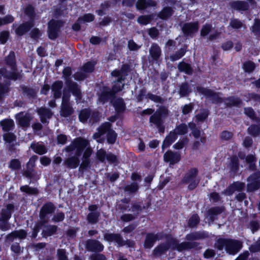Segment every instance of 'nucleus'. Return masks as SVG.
<instances>
[{"mask_svg":"<svg viewBox=\"0 0 260 260\" xmlns=\"http://www.w3.org/2000/svg\"><path fill=\"white\" fill-rule=\"evenodd\" d=\"M169 110L164 105H160L154 111V109L147 108L143 110L141 112L142 115H151L149 119L151 125H154L160 133H164L165 131L164 123L166 119L168 117Z\"/></svg>","mask_w":260,"mask_h":260,"instance_id":"1","label":"nucleus"},{"mask_svg":"<svg viewBox=\"0 0 260 260\" xmlns=\"http://www.w3.org/2000/svg\"><path fill=\"white\" fill-rule=\"evenodd\" d=\"M24 13L29 18V20L19 24L15 28V33L18 37H21L29 32L35 24L36 14L35 7L32 5L29 4L25 6Z\"/></svg>","mask_w":260,"mask_h":260,"instance_id":"2","label":"nucleus"},{"mask_svg":"<svg viewBox=\"0 0 260 260\" xmlns=\"http://www.w3.org/2000/svg\"><path fill=\"white\" fill-rule=\"evenodd\" d=\"M165 242L166 244L169 247V250H176L178 252H182L185 250H189L192 249H200V243L198 242H182L179 243V241L176 238L173 237L172 234L166 235Z\"/></svg>","mask_w":260,"mask_h":260,"instance_id":"3","label":"nucleus"},{"mask_svg":"<svg viewBox=\"0 0 260 260\" xmlns=\"http://www.w3.org/2000/svg\"><path fill=\"white\" fill-rule=\"evenodd\" d=\"M199 174L198 168L193 167L190 168L183 175L181 180L182 184H188L187 188L189 190H193L199 185L200 178L197 177Z\"/></svg>","mask_w":260,"mask_h":260,"instance_id":"4","label":"nucleus"},{"mask_svg":"<svg viewBox=\"0 0 260 260\" xmlns=\"http://www.w3.org/2000/svg\"><path fill=\"white\" fill-rule=\"evenodd\" d=\"M15 209L13 204L10 203L6 205L5 208H3L0 213V230L3 232L8 231L11 228L9 222L12 217Z\"/></svg>","mask_w":260,"mask_h":260,"instance_id":"5","label":"nucleus"},{"mask_svg":"<svg viewBox=\"0 0 260 260\" xmlns=\"http://www.w3.org/2000/svg\"><path fill=\"white\" fill-rule=\"evenodd\" d=\"M88 145V142L86 139L81 137L76 138L73 140L69 145L65 147L64 151L70 153L76 150L75 154L77 156H81Z\"/></svg>","mask_w":260,"mask_h":260,"instance_id":"6","label":"nucleus"},{"mask_svg":"<svg viewBox=\"0 0 260 260\" xmlns=\"http://www.w3.org/2000/svg\"><path fill=\"white\" fill-rule=\"evenodd\" d=\"M64 24V21L62 20H55L51 19L48 22L47 34L49 39L55 40L57 39L60 31V28Z\"/></svg>","mask_w":260,"mask_h":260,"instance_id":"7","label":"nucleus"},{"mask_svg":"<svg viewBox=\"0 0 260 260\" xmlns=\"http://www.w3.org/2000/svg\"><path fill=\"white\" fill-rule=\"evenodd\" d=\"M197 90L199 93L209 98L213 104H220L224 101V98L219 96L220 94H222L221 92H217L211 89L202 86H197Z\"/></svg>","mask_w":260,"mask_h":260,"instance_id":"8","label":"nucleus"},{"mask_svg":"<svg viewBox=\"0 0 260 260\" xmlns=\"http://www.w3.org/2000/svg\"><path fill=\"white\" fill-rule=\"evenodd\" d=\"M56 210V207L54 203L51 201L45 203L39 211V218L41 220L48 223L50 216L53 214Z\"/></svg>","mask_w":260,"mask_h":260,"instance_id":"9","label":"nucleus"},{"mask_svg":"<svg viewBox=\"0 0 260 260\" xmlns=\"http://www.w3.org/2000/svg\"><path fill=\"white\" fill-rule=\"evenodd\" d=\"M147 89L145 87L141 88L137 96V100L138 102H142L144 98L149 99L150 101L156 103L163 104L165 102V99L160 95L154 94L150 92L146 94Z\"/></svg>","mask_w":260,"mask_h":260,"instance_id":"10","label":"nucleus"},{"mask_svg":"<svg viewBox=\"0 0 260 260\" xmlns=\"http://www.w3.org/2000/svg\"><path fill=\"white\" fill-rule=\"evenodd\" d=\"M97 96L98 103L103 105L115 99L110 90V87L107 85H103L100 88Z\"/></svg>","mask_w":260,"mask_h":260,"instance_id":"11","label":"nucleus"},{"mask_svg":"<svg viewBox=\"0 0 260 260\" xmlns=\"http://www.w3.org/2000/svg\"><path fill=\"white\" fill-rule=\"evenodd\" d=\"M151 206V204L150 201L147 202L145 205H143L142 201L134 200L131 203V208L128 209V211H131L137 218L142 212L143 210H148Z\"/></svg>","mask_w":260,"mask_h":260,"instance_id":"12","label":"nucleus"},{"mask_svg":"<svg viewBox=\"0 0 260 260\" xmlns=\"http://www.w3.org/2000/svg\"><path fill=\"white\" fill-rule=\"evenodd\" d=\"M85 247L87 251L94 253H100L104 249V245L97 239H87Z\"/></svg>","mask_w":260,"mask_h":260,"instance_id":"13","label":"nucleus"},{"mask_svg":"<svg viewBox=\"0 0 260 260\" xmlns=\"http://www.w3.org/2000/svg\"><path fill=\"white\" fill-rule=\"evenodd\" d=\"M242 246V242L240 240L229 238L225 251L227 253L234 255L239 252Z\"/></svg>","mask_w":260,"mask_h":260,"instance_id":"14","label":"nucleus"},{"mask_svg":"<svg viewBox=\"0 0 260 260\" xmlns=\"http://www.w3.org/2000/svg\"><path fill=\"white\" fill-rule=\"evenodd\" d=\"M199 28V22L198 21L186 22L182 27V31L185 37H193Z\"/></svg>","mask_w":260,"mask_h":260,"instance_id":"15","label":"nucleus"},{"mask_svg":"<svg viewBox=\"0 0 260 260\" xmlns=\"http://www.w3.org/2000/svg\"><path fill=\"white\" fill-rule=\"evenodd\" d=\"M64 79L69 90L76 98L77 100H80L82 99V93L78 84L73 81L71 77L65 78Z\"/></svg>","mask_w":260,"mask_h":260,"instance_id":"16","label":"nucleus"},{"mask_svg":"<svg viewBox=\"0 0 260 260\" xmlns=\"http://www.w3.org/2000/svg\"><path fill=\"white\" fill-rule=\"evenodd\" d=\"M245 188V183L240 181H234L223 190L222 193L225 196H231L236 191L238 192L243 191Z\"/></svg>","mask_w":260,"mask_h":260,"instance_id":"17","label":"nucleus"},{"mask_svg":"<svg viewBox=\"0 0 260 260\" xmlns=\"http://www.w3.org/2000/svg\"><path fill=\"white\" fill-rule=\"evenodd\" d=\"M88 209L90 212L87 215V220L90 224L96 223L101 215L100 213L98 211V206L95 204L90 205Z\"/></svg>","mask_w":260,"mask_h":260,"instance_id":"18","label":"nucleus"},{"mask_svg":"<svg viewBox=\"0 0 260 260\" xmlns=\"http://www.w3.org/2000/svg\"><path fill=\"white\" fill-rule=\"evenodd\" d=\"M181 159L180 153L178 152L167 150L164 154V160L169 162L170 165H174L178 163Z\"/></svg>","mask_w":260,"mask_h":260,"instance_id":"19","label":"nucleus"},{"mask_svg":"<svg viewBox=\"0 0 260 260\" xmlns=\"http://www.w3.org/2000/svg\"><path fill=\"white\" fill-rule=\"evenodd\" d=\"M110 103L114 108L115 112L117 115H123L126 109V104L123 98L121 97L115 98L111 101Z\"/></svg>","mask_w":260,"mask_h":260,"instance_id":"20","label":"nucleus"},{"mask_svg":"<svg viewBox=\"0 0 260 260\" xmlns=\"http://www.w3.org/2000/svg\"><path fill=\"white\" fill-rule=\"evenodd\" d=\"M209 237V233L205 231H196L187 234L185 236V239L187 242H192L196 240L204 239Z\"/></svg>","mask_w":260,"mask_h":260,"instance_id":"21","label":"nucleus"},{"mask_svg":"<svg viewBox=\"0 0 260 260\" xmlns=\"http://www.w3.org/2000/svg\"><path fill=\"white\" fill-rule=\"evenodd\" d=\"M161 52L159 46L157 43H152L149 49L150 61L152 62L158 61L161 55Z\"/></svg>","mask_w":260,"mask_h":260,"instance_id":"22","label":"nucleus"},{"mask_svg":"<svg viewBox=\"0 0 260 260\" xmlns=\"http://www.w3.org/2000/svg\"><path fill=\"white\" fill-rule=\"evenodd\" d=\"M229 6L233 10L238 12L247 11L249 9L248 2L244 1H233L230 3Z\"/></svg>","mask_w":260,"mask_h":260,"instance_id":"23","label":"nucleus"},{"mask_svg":"<svg viewBox=\"0 0 260 260\" xmlns=\"http://www.w3.org/2000/svg\"><path fill=\"white\" fill-rule=\"evenodd\" d=\"M37 113L40 116L41 122L43 124L48 123L47 119L51 118L53 115L51 110L46 107L40 108L38 109Z\"/></svg>","mask_w":260,"mask_h":260,"instance_id":"24","label":"nucleus"},{"mask_svg":"<svg viewBox=\"0 0 260 260\" xmlns=\"http://www.w3.org/2000/svg\"><path fill=\"white\" fill-rule=\"evenodd\" d=\"M224 105L227 108L232 107H240L243 104L242 100L237 96H230L224 98Z\"/></svg>","mask_w":260,"mask_h":260,"instance_id":"25","label":"nucleus"},{"mask_svg":"<svg viewBox=\"0 0 260 260\" xmlns=\"http://www.w3.org/2000/svg\"><path fill=\"white\" fill-rule=\"evenodd\" d=\"M174 13V10L172 7L166 6L157 15V17L162 20H166L171 17Z\"/></svg>","mask_w":260,"mask_h":260,"instance_id":"26","label":"nucleus"},{"mask_svg":"<svg viewBox=\"0 0 260 260\" xmlns=\"http://www.w3.org/2000/svg\"><path fill=\"white\" fill-rule=\"evenodd\" d=\"M156 6V3L154 0H137L136 7L139 11H144L148 7H154Z\"/></svg>","mask_w":260,"mask_h":260,"instance_id":"27","label":"nucleus"},{"mask_svg":"<svg viewBox=\"0 0 260 260\" xmlns=\"http://www.w3.org/2000/svg\"><path fill=\"white\" fill-rule=\"evenodd\" d=\"M178 136L174 132L171 131L165 138L161 145L162 152L170 147L177 139Z\"/></svg>","mask_w":260,"mask_h":260,"instance_id":"28","label":"nucleus"},{"mask_svg":"<svg viewBox=\"0 0 260 260\" xmlns=\"http://www.w3.org/2000/svg\"><path fill=\"white\" fill-rule=\"evenodd\" d=\"M157 241V238L152 232L147 233L143 243V247L145 249H151L153 247L154 244Z\"/></svg>","mask_w":260,"mask_h":260,"instance_id":"29","label":"nucleus"},{"mask_svg":"<svg viewBox=\"0 0 260 260\" xmlns=\"http://www.w3.org/2000/svg\"><path fill=\"white\" fill-rule=\"evenodd\" d=\"M132 71V65L130 63H125L122 64L120 70L115 69L111 72L112 76H118L119 74L127 77L128 73Z\"/></svg>","mask_w":260,"mask_h":260,"instance_id":"30","label":"nucleus"},{"mask_svg":"<svg viewBox=\"0 0 260 260\" xmlns=\"http://www.w3.org/2000/svg\"><path fill=\"white\" fill-rule=\"evenodd\" d=\"M62 87L63 82L61 80L55 81L52 83L51 90L53 93V96L55 99H59L61 97Z\"/></svg>","mask_w":260,"mask_h":260,"instance_id":"31","label":"nucleus"},{"mask_svg":"<svg viewBox=\"0 0 260 260\" xmlns=\"http://www.w3.org/2000/svg\"><path fill=\"white\" fill-rule=\"evenodd\" d=\"M223 211L224 207L215 206L208 209L206 215L210 221H213L215 219V216L222 213Z\"/></svg>","mask_w":260,"mask_h":260,"instance_id":"32","label":"nucleus"},{"mask_svg":"<svg viewBox=\"0 0 260 260\" xmlns=\"http://www.w3.org/2000/svg\"><path fill=\"white\" fill-rule=\"evenodd\" d=\"M122 236L119 233H107L104 234V239L108 242H115L119 246L120 243L122 242Z\"/></svg>","mask_w":260,"mask_h":260,"instance_id":"33","label":"nucleus"},{"mask_svg":"<svg viewBox=\"0 0 260 260\" xmlns=\"http://www.w3.org/2000/svg\"><path fill=\"white\" fill-rule=\"evenodd\" d=\"M75 154L74 156L67 158L64 161V165L69 169H76L80 164L79 157Z\"/></svg>","mask_w":260,"mask_h":260,"instance_id":"34","label":"nucleus"},{"mask_svg":"<svg viewBox=\"0 0 260 260\" xmlns=\"http://www.w3.org/2000/svg\"><path fill=\"white\" fill-rule=\"evenodd\" d=\"M73 113L74 109L69 102H62L60 111L61 117L66 118L70 116Z\"/></svg>","mask_w":260,"mask_h":260,"instance_id":"35","label":"nucleus"},{"mask_svg":"<svg viewBox=\"0 0 260 260\" xmlns=\"http://www.w3.org/2000/svg\"><path fill=\"white\" fill-rule=\"evenodd\" d=\"M177 68L180 72L184 73L187 75H191L193 73V69L191 65L183 60L179 62Z\"/></svg>","mask_w":260,"mask_h":260,"instance_id":"36","label":"nucleus"},{"mask_svg":"<svg viewBox=\"0 0 260 260\" xmlns=\"http://www.w3.org/2000/svg\"><path fill=\"white\" fill-rule=\"evenodd\" d=\"M5 63L10 67L11 69H15L17 67V61L15 53L13 51H11L9 54L5 58Z\"/></svg>","mask_w":260,"mask_h":260,"instance_id":"37","label":"nucleus"},{"mask_svg":"<svg viewBox=\"0 0 260 260\" xmlns=\"http://www.w3.org/2000/svg\"><path fill=\"white\" fill-rule=\"evenodd\" d=\"M58 231V227L54 224H47L45 226V229L42 231L43 237H51L55 234Z\"/></svg>","mask_w":260,"mask_h":260,"instance_id":"38","label":"nucleus"},{"mask_svg":"<svg viewBox=\"0 0 260 260\" xmlns=\"http://www.w3.org/2000/svg\"><path fill=\"white\" fill-rule=\"evenodd\" d=\"M20 88L24 96L32 99L36 98L37 91L34 88L29 87L25 85H21Z\"/></svg>","mask_w":260,"mask_h":260,"instance_id":"39","label":"nucleus"},{"mask_svg":"<svg viewBox=\"0 0 260 260\" xmlns=\"http://www.w3.org/2000/svg\"><path fill=\"white\" fill-rule=\"evenodd\" d=\"M19 115H21L17 119L18 124L22 127H28L30 125V122L31 120L30 115L26 113L25 115H23V112H20Z\"/></svg>","mask_w":260,"mask_h":260,"instance_id":"40","label":"nucleus"},{"mask_svg":"<svg viewBox=\"0 0 260 260\" xmlns=\"http://www.w3.org/2000/svg\"><path fill=\"white\" fill-rule=\"evenodd\" d=\"M0 125L4 132H9L12 131L14 127L15 124L13 119L6 118L0 121Z\"/></svg>","mask_w":260,"mask_h":260,"instance_id":"41","label":"nucleus"},{"mask_svg":"<svg viewBox=\"0 0 260 260\" xmlns=\"http://www.w3.org/2000/svg\"><path fill=\"white\" fill-rule=\"evenodd\" d=\"M169 250V247L165 242H162L156 246L153 250V254L155 256H160L165 254Z\"/></svg>","mask_w":260,"mask_h":260,"instance_id":"42","label":"nucleus"},{"mask_svg":"<svg viewBox=\"0 0 260 260\" xmlns=\"http://www.w3.org/2000/svg\"><path fill=\"white\" fill-rule=\"evenodd\" d=\"M239 160L238 156L235 155H232L230 157L229 168L231 172L234 174L237 173L239 170Z\"/></svg>","mask_w":260,"mask_h":260,"instance_id":"43","label":"nucleus"},{"mask_svg":"<svg viewBox=\"0 0 260 260\" xmlns=\"http://www.w3.org/2000/svg\"><path fill=\"white\" fill-rule=\"evenodd\" d=\"M228 239L222 237L216 239L214 244V248L219 251H222L224 248L226 251Z\"/></svg>","mask_w":260,"mask_h":260,"instance_id":"44","label":"nucleus"},{"mask_svg":"<svg viewBox=\"0 0 260 260\" xmlns=\"http://www.w3.org/2000/svg\"><path fill=\"white\" fill-rule=\"evenodd\" d=\"M191 91V86L187 82H184L180 85L179 94L181 97L187 96Z\"/></svg>","mask_w":260,"mask_h":260,"instance_id":"45","label":"nucleus"},{"mask_svg":"<svg viewBox=\"0 0 260 260\" xmlns=\"http://www.w3.org/2000/svg\"><path fill=\"white\" fill-rule=\"evenodd\" d=\"M244 113L253 121L260 123V118L257 116L254 110L252 107L244 108Z\"/></svg>","mask_w":260,"mask_h":260,"instance_id":"46","label":"nucleus"},{"mask_svg":"<svg viewBox=\"0 0 260 260\" xmlns=\"http://www.w3.org/2000/svg\"><path fill=\"white\" fill-rule=\"evenodd\" d=\"M95 64L94 61H88L84 63L79 70L88 75L94 71Z\"/></svg>","mask_w":260,"mask_h":260,"instance_id":"47","label":"nucleus"},{"mask_svg":"<svg viewBox=\"0 0 260 260\" xmlns=\"http://www.w3.org/2000/svg\"><path fill=\"white\" fill-rule=\"evenodd\" d=\"M11 72L8 71L5 74L6 78L14 81L22 78V75L18 72L17 67H15V69H11Z\"/></svg>","mask_w":260,"mask_h":260,"instance_id":"48","label":"nucleus"},{"mask_svg":"<svg viewBox=\"0 0 260 260\" xmlns=\"http://www.w3.org/2000/svg\"><path fill=\"white\" fill-rule=\"evenodd\" d=\"M30 148L37 154L43 155L47 152V149L45 146L42 144H39L35 142H32Z\"/></svg>","mask_w":260,"mask_h":260,"instance_id":"49","label":"nucleus"},{"mask_svg":"<svg viewBox=\"0 0 260 260\" xmlns=\"http://www.w3.org/2000/svg\"><path fill=\"white\" fill-rule=\"evenodd\" d=\"M118 135L112 128L106 135V141L108 144H114L117 139Z\"/></svg>","mask_w":260,"mask_h":260,"instance_id":"50","label":"nucleus"},{"mask_svg":"<svg viewBox=\"0 0 260 260\" xmlns=\"http://www.w3.org/2000/svg\"><path fill=\"white\" fill-rule=\"evenodd\" d=\"M91 110L89 108L82 109L79 114V119L80 122L85 123L89 119Z\"/></svg>","mask_w":260,"mask_h":260,"instance_id":"51","label":"nucleus"},{"mask_svg":"<svg viewBox=\"0 0 260 260\" xmlns=\"http://www.w3.org/2000/svg\"><path fill=\"white\" fill-rule=\"evenodd\" d=\"M47 223L43 220L40 219L39 221L37 222L32 229V231L30 237L32 239H35L38 236V233L42 228Z\"/></svg>","mask_w":260,"mask_h":260,"instance_id":"52","label":"nucleus"},{"mask_svg":"<svg viewBox=\"0 0 260 260\" xmlns=\"http://www.w3.org/2000/svg\"><path fill=\"white\" fill-rule=\"evenodd\" d=\"M209 115V111L207 109L201 110L200 113L196 115V119L197 122H203L205 121Z\"/></svg>","mask_w":260,"mask_h":260,"instance_id":"53","label":"nucleus"},{"mask_svg":"<svg viewBox=\"0 0 260 260\" xmlns=\"http://www.w3.org/2000/svg\"><path fill=\"white\" fill-rule=\"evenodd\" d=\"M200 218L199 215L197 213L192 214L189 218L187 225L190 228H194L200 223Z\"/></svg>","mask_w":260,"mask_h":260,"instance_id":"54","label":"nucleus"},{"mask_svg":"<svg viewBox=\"0 0 260 260\" xmlns=\"http://www.w3.org/2000/svg\"><path fill=\"white\" fill-rule=\"evenodd\" d=\"M178 135H184L188 133V126L185 123H181L176 125L175 128L172 131Z\"/></svg>","mask_w":260,"mask_h":260,"instance_id":"55","label":"nucleus"},{"mask_svg":"<svg viewBox=\"0 0 260 260\" xmlns=\"http://www.w3.org/2000/svg\"><path fill=\"white\" fill-rule=\"evenodd\" d=\"M153 19V14L141 15L138 17L137 22L142 25H146L150 23Z\"/></svg>","mask_w":260,"mask_h":260,"instance_id":"56","label":"nucleus"},{"mask_svg":"<svg viewBox=\"0 0 260 260\" xmlns=\"http://www.w3.org/2000/svg\"><path fill=\"white\" fill-rule=\"evenodd\" d=\"M248 133L252 137L260 135V124H251L247 128Z\"/></svg>","mask_w":260,"mask_h":260,"instance_id":"57","label":"nucleus"},{"mask_svg":"<svg viewBox=\"0 0 260 260\" xmlns=\"http://www.w3.org/2000/svg\"><path fill=\"white\" fill-rule=\"evenodd\" d=\"M111 129H112V124L110 122L106 121L102 123L98 127L97 131L104 135L107 134Z\"/></svg>","mask_w":260,"mask_h":260,"instance_id":"58","label":"nucleus"},{"mask_svg":"<svg viewBox=\"0 0 260 260\" xmlns=\"http://www.w3.org/2000/svg\"><path fill=\"white\" fill-rule=\"evenodd\" d=\"M186 52V48H181L175 53L170 55V58L171 61H175L181 58Z\"/></svg>","mask_w":260,"mask_h":260,"instance_id":"59","label":"nucleus"},{"mask_svg":"<svg viewBox=\"0 0 260 260\" xmlns=\"http://www.w3.org/2000/svg\"><path fill=\"white\" fill-rule=\"evenodd\" d=\"M139 186L138 183L133 182L130 184L125 185L124 187V190L125 192L129 193H135L139 190Z\"/></svg>","mask_w":260,"mask_h":260,"instance_id":"60","label":"nucleus"},{"mask_svg":"<svg viewBox=\"0 0 260 260\" xmlns=\"http://www.w3.org/2000/svg\"><path fill=\"white\" fill-rule=\"evenodd\" d=\"M20 189L29 195L37 194L38 193V189L37 188L30 187L27 185L21 186Z\"/></svg>","mask_w":260,"mask_h":260,"instance_id":"61","label":"nucleus"},{"mask_svg":"<svg viewBox=\"0 0 260 260\" xmlns=\"http://www.w3.org/2000/svg\"><path fill=\"white\" fill-rule=\"evenodd\" d=\"M94 19L95 16L92 13H85L82 16L78 17V21L83 23L92 22Z\"/></svg>","mask_w":260,"mask_h":260,"instance_id":"62","label":"nucleus"},{"mask_svg":"<svg viewBox=\"0 0 260 260\" xmlns=\"http://www.w3.org/2000/svg\"><path fill=\"white\" fill-rule=\"evenodd\" d=\"M251 32L255 36H260V19L255 18L254 23L250 28Z\"/></svg>","mask_w":260,"mask_h":260,"instance_id":"63","label":"nucleus"},{"mask_svg":"<svg viewBox=\"0 0 260 260\" xmlns=\"http://www.w3.org/2000/svg\"><path fill=\"white\" fill-rule=\"evenodd\" d=\"M9 168L13 171L19 170L21 168V161L17 158L12 159L9 164Z\"/></svg>","mask_w":260,"mask_h":260,"instance_id":"64","label":"nucleus"}]
</instances>
